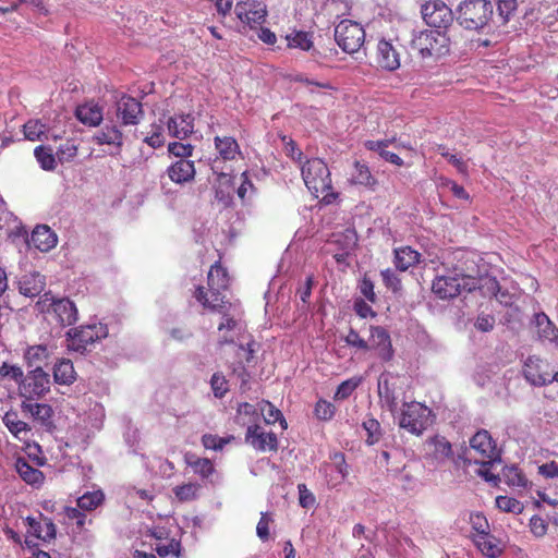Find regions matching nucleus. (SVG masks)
I'll return each mask as SVG.
<instances>
[{
    "label": "nucleus",
    "instance_id": "ea45409f",
    "mask_svg": "<svg viewBox=\"0 0 558 558\" xmlns=\"http://www.w3.org/2000/svg\"><path fill=\"white\" fill-rule=\"evenodd\" d=\"M34 155L44 170H53L57 166L52 149L47 146H38L34 150Z\"/></svg>",
    "mask_w": 558,
    "mask_h": 558
},
{
    "label": "nucleus",
    "instance_id": "f257e3e1",
    "mask_svg": "<svg viewBox=\"0 0 558 558\" xmlns=\"http://www.w3.org/2000/svg\"><path fill=\"white\" fill-rule=\"evenodd\" d=\"M301 171L305 185L316 198L322 195L326 204L335 199L336 195L331 192L330 171L322 159L307 160L301 166Z\"/></svg>",
    "mask_w": 558,
    "mask_h": 558
},
{
    "label": "nucleus",
    "instance_id": "473e14b6",
    "mask_svg": "<svg viewBox=\"0 0 558 558\" xmlns=\"http://www.w3.org/2000/svg\"><path fill=\"white\" fill-rule=\"evenodd\" d=\"M184 460L192 468L193 472L203 478H208L215 472L213 462L207 458H199L194 453L187 452L184 456Z\"/></svg>",
    "mask_w": 558,
    "mask_h": 558
},
{
    "label": "nucleus",
    "instance_id": "f3484780",
    "mask_svg": "<svg viewBox=\"0 0 558 558\" xmlns=\"http://www.w3.org/2000/svg\"><path fill=\"white\" fill-rule=\"evenodd\" d=\"M369 349L378 352V356L384 361H390L393 356L390 336L387 330L380 326L371 327V336L367 341Z\"/></svg>",
    "mask_w": 558,
    "mask_h": 558
},
{
    "label": "nucleus",
    "instance_id": "72a5a7b5",
    "mask_svg": "<svg viewBox=\"0 0 558 558\" xmlns=\"http://www.w3.org/2000/svg\"><path fill=\"white\" fill-rule=\"evenodd\" d=\"M75 371L70 360L62 359L53 367V378L57 384L71 385L75 380Z\"/></svg>",
    "mask_w": 558,
    "mask_h": 558
},
{
    "label": "nucleus",
    "instance_id": "de8ad7c7",
    "mask_svg": "<svg viewBox=\"0 0 558 558\" xmlns=\"http://www.w3.org/2000/svg\"><path fill=\"white\" fill-rule=\"evenodd\" d=\"M351 180L354 184L360 185H372L374 182L369 169L360 162L354 163V172L352 173Z\"/></svg>",
    "mask_w": 558,
    "mask_h": 558
},
{
    "label": "nucleus",
    "instance_id": "49530a36",
    "mask_svg": "<svg viewBox=\"0 0 558 558\" xmlns=\"http://www.w3.org/2000/svg\"><path fill=\"white\" fill-rule=\"evenodd\" d=\"M3 423L15 437H20L21 433L29 430L27 423L20 421L14 412H7L3 416Z\"/></svg>",
    "mask_w": 558,
    "mask_h": 558
},
{
    "label": "nucleus",
    "instance_id": "052dcab7",
    "mask_svg": "<svg viewBox=\"0 0 558 558\" xmlns=\"http://www.w3.org/2000/svg\"><path fill=\"white\" fill-rule=\"evenodd\" d=\"M470 522L472 527L477 532V535L488 533L489 525L486 518L482 513H472L470 515Z\"/></svg>",
    "mask_w": 558,
    "mask_h": 558
},
{
    "label": "nucleus",
    "instance_id": "e2e57ef3",
    "mask_svg": "<svg viewBox=\"0 0 558 558\" xmlns=\"http://www.w3.org/2000/svg\"><path fill=\"white\" fill-rule=\"evenodd\" d=\"M299 502L303 508H311L315 505V496L307 489L305 484H299Z\"/></svg>",
    "mask_w": 558,
    "mask_h": 558
},
{
    "label": "nucleus",
    "instance_id": "09e8293b",
    "mask_svg": "<svg viewBox=\"0 0 558 558\" xmlns=\"http://www.w3.org/2000/svg\"><path fill=\"white\" fill-rule=\"evenodd\" d=\"M286 39L288 46L291 48L308 50L312 47V40L305 32H294L293 34L287 35Z\"/></svg>",
    "mask_w": 558,
    "mask_h": 558
},
{
    "label": "nucleus",
    "instance_id": "bf43d9fd",
    "mask_svg": "<svg viewBox=\"0 0 558 558\" xmlns=\"http://www.w3.org/2000/svg\"><path fill=\"white\" fill-rule=\"evenodd\" d=\"M474 326L480 331H490L495 326V317L493 315L482 313L476 317Z\"/></svg>",
    "mask_w": 558,
    "mask_h": 558
},
{
    "label": "nucleus",
    "instance_id": "7ed1b4c3",
    "mask_svg": "<svg viewBox=\"0 0 558 558\" xmlns=\"http://www.w3.org/2000/svg\"><path fill=\"white\" fill-rule=\"evenodd\" d=\"M411 46L424 59L439 58L449 52L450 39L444 31L426 29L413 36Z\"/></svg>",
    "mask_w": 558,
    "mask_h": 558
},
{
    "label": "nucleus",
    "instance_id": "a878e982",
    "mask_svg": "<svg viewBox=\"0 0 558 558\" xmlns=\"http://www.w3.org/2000/svg\"><path fill=\"white\" fill-rule=\"evenodd\" d=\"M15 470L20 477L27 484L39 486L44 483L45 476L43 472L32 466L25 458L19 457L15 460Z\"/></svg>",
    "mask_w": 558,
    "mask_h": 558
},
{
    "label": "nucleus",
    "instance_id": "3c124183",
    "mask_svg": "<svg viewBox=\"0 0 558 558\" xmlns=\"http://www.w3.org/2000/svg\"><path fill=\"white\" fill-rule=\"evenodd\" d=\"M496 506L505 512L521 513L523 511V505L508 496H498L496 498Z\"/></svg>",
    "mask_w": 558,
    "mask_h": 558
},
{
    "label": "nucleus",
    "instance_id": "37998d69",
    "mask_svg": "<svg viewBox=\"0 0 558 558\" xmlns=\"http://www.w3.org/2000/svg\"><path fill=\"white\" fill-rule=\"evenodd\" d=\"M49 352L46 345H33L29 347L25 353V359L29 366H40V363L47 360Z\"/></svg>",
    "mask_w": 558,
    "mask_h": 558
},
{
    "label": "nucleus",
    "instance_id": "2f4dec72",
    "mask_svg": "<svg viewBox=\"0 0 558 558\" xmlns=\"http://www.w3.org/2000/svg\"><path fill=\"white\" fill-rule=\"evenodd\" d=\"M4 221L8 225L7 232L9 236H25L26 230L17 218L5 208V202L0 195V222Z\"/></svg>",
    "mask_w": 558,
    "mask_h": 558
},
{
    "label": "nucleus",
    "instance_id": "58836bf2",
    "mask_svg": "<svg viewBox=\"0 0 558 558\" xmlns=\"http://www.w3.org/2000/svg\"><path fill=\"white\" fill-rule=\"evenodd\" d=\"M105 499L104 493L98 489L94 492H86L77 498V506L82 510L92 511L102 504Z\"/></svg>",
    "mask_w": 558,
    "mask_h": 558
},
{
    "label": "nucleus",
    "instance_id": "dca6fc26",
    "mask_svg": "<svg viewBox=\"0 0 558 558\" xmlns=\"http://www.w3.org/2000/svg\"><path fill=\"white\" fill-rule=\"evenodd\" d=\"M395 379L396 378L391 374H381L377 384L380 404L392 414H395L398 409V396L396 392Z\"/></svg>",
    "mask_w": 558,
    "mask_h": 558
},
{
    "label": "nucleus",
    "instance_id": "ddd939ff",
    "mask_svg": "<svg viewBox=\"0 0 558 558\" xmlns=\"http://www.w3.org/2000/svg\"><path fill=\"white\" fill-rule=\"evenodd\" d=\"M422 15L427 25L439 31L447 28L453 20L451 9L441 1L424 4Z\"/></svg>",
    "mask_w": 558,
    "mask_h": 558
},
{
    "label": "nucleus",
    "instance_id": "a18cd8bd",
    "mask_svg": "<svg viewBox=\"0 0 558 558\" xmlns=\"http://www.w3.org/2000/svg\"><path fill=\"white\" fill-rule=\"evenodd\" d=\"M201 486L196 483H186L173 488L175 497L180 501H191L197 498Z\"/></svg>",
    "mask_w": 558,
    "mask_h": 558
},
{
    "label": "nucleus",
    "instance_id": "6ab92c4d",
    "mask_svg": "<svg viewBox=\"0 0 558 558\" xmlns=\"http://www.w3.org/2000/svg\"><path fill=\"white\" fill-rule=\"evenodd\" d=\"M194 161L190 159H177L167 168L168 178L175 184L192 182L195 178Z\"/></svg>",
    "mask_w": 558,
    "mask_h": 558
},
{
    "label": "nucleus",
    "instance_id": "a211bd4d",
    "mask_svg": "<svg viewBox=\"0 0 558 558\" xmlns=\"http://www.w3.org/2000/svg\"><path fill=\"white\" fill-rule=\"evenodd\" d=\"M245 440L253 448L259 451H271L277 449L276 435L274 433L263 432V429L256 424L247 427Z\"/></svg>",
    "mask_w": 558,
    "mask_h": 558
},
{
    "label": "nucleus",
    "instance_id": "39448f33",
    "mask_svg": "<svg viewBox=\"0 0 558 558\" xmlns=\"http://www.w3.org/2000/svg\"><path fill=\"white\" fill-rule=\"evenodd\" d=\"M478 287L477 279L472 276H466L458 272H450L447 275H438L432 286L433 292L439 299H452L461 292H471Z\"/></svg>",
    "mask_w": 558,
    "mask_h": 558
},
{
    "label": "nucleus",
    "instance_id": "5fc2aeb1",
    "mask_svg": "<svg viewBox=\"0 0 558 558\" xmlns=\"http://www.w3.org/2000/svg\"><path fill=\"white\" fill-rule=\"evenodd\" d=\"M168 150L178 159H189L193 154L194 147L191 144L174 142L169 144Z\"/></svg>",
    "mask_w": 558,
    "mask_h": 558
},
{
    "label": "nucleus",
    "instance_id": "6e6d98bb",
    "mask_svg": "<svg viewBox=\"0 0 558 558\" xmlns=\"http://www.w3.org/2000/svg\"><path fill=\"white\" fill-rule=\"evenodd\" d=\"M335 414V407L326 401V400H319L315 405V415L319 420H330Z\"/></svg>",
    "mask_w": 558,
    "mask_h": 558
},
{
    "label": "nucleus",
    "instance_id": "6e6552de",
    "mask_svg": "<svg viewBox=\"0 0 558 558\" xmlns=\"http://www.w3.org/2000/svg\"><path fill=\"white\" fill-rule=\"evenodd\" d=\"M498 457L496 446L486 429L478 430L470 439V451L468 459L474 460L475 463L481 465L492 464Z\"/></svg>",
    "mask_w": 558,
    "mask_h": 558
},
{
    "label": "nucleus",
    "instance_id": "c9c22d12",
    "mask_svg": "<svg viewBox=\"0 0 558 558\" xmlns=\"http://www.w3.org/2000/svg\"><path fill=\"white\" fill-rule=\"evenodd\" d=\"M229 284V277L227 270L220 265L211 266L208 272V287L210 290L221 291Z\"/></svg>",
    "mask_w": 558,
    "mask_h": 558
},
{
    "label": "nucleus",
    "instance_id": "0eeeda50",
    "mask_svg": "<svg viewBox=\"0 0 558 558\" xmlns=\"http://www.w3.org/2000/svg\"><path fill=\"white\" fill-rule=\"evenodd\" d=\"M335 39L343 51L353 53L363 45L365 32L359 23L343 20L335 28Z\"/></svg>",
    "mask_w": 558,
    "mask_h": 558
},
{
    "label": "nucleus",
    "instance_id": "4be33fe9",
    "mask_svg": "<svg viewBox=\"0 0 558 558\" xmlns=\"http://www.w3.org/2000/svg\"><path fill=\"white\" fill-rule=\"evenodd\" d=\"M377 63L388 71H395L400 66V54L390 41L379 40L377 45Z\"/></svg>",
    "mask_w": 558,
    "mask_h": 558
},
{
    "label": "nucleus",
    "instance_id": "864d4df0",
    "mask_svg": "<svg viewBox=\"0 0 558 558\" xmlns=\"http://www.w3.org/2000/svg\"><path fill=\"white\" fill-rule=\"evenodd\" d=\"M363 428L367 433L366 442L367 445H374L379 440L380 436V424L375 418H368L363 422Z\"/></svg>",
    "mask_w": 558,
    "mask_h": 558
},
{
    "label": "nucleus",
    "instance_id": "f8f14e48",
    "mask_svg": "<svg viewBox=\"0 0 558 558\" xmlns=\"http://www.w3.org/2000/svg\"><path fill=\"white\" fill-rule=\"evenodd\" d=\"M548 364L537 356H529L524 363L523 375L533 386H545L558 381V372L551 375L547 372Z\"/></svg>",
    "mask_w": 558,
    "mask_h": 558
},
{
    "label": "nucleus",
    "instance_id": "69168bd1",
    "mask_svg": "<svg viewBox=\"0 0 558 558\" xmlns=\"http://www.w3.org/2000/svg\"><path fill=\"white\" fill-rule=\"evenodd\" d=\"M381 278L387 288L392 291H398L401 287L400 279L396 275V272L391 269H385L381 271Z\"/></svg>",
    "mask_w": 558,
    "mask_h": 558
},
{
    "label": "nucleus",
    "instance_id": "f704fd0d",
    "mask_svg": "<svg viewBox=\"0 0 558 558\" xmlns=\"http://www.w3.org/2000/svg\"><path fill=\"white\" fill-rule=\"evenodd\" d=\"M390 144V141H367L365 142V147L369 150L377 151L380 157H383L385 160L396 165V166H402L403 161L402 159L395 153H391L387 150L386 148Z\"/></svg>",
    "mask_w": 558,
    "mask_h": 558
},
{
    "label": "nucleus",
    "instance_id": "4c0bfd02",
    "mask_svg": "<svg viewBox=\"0 0 558 558\" xmlns=\"http://www.w3.org/2000/svg\"><path fill=\"white\" fill-rule=\"evenodd\" d=\"M428 445L433 447V456L436 460L444 461L452 456L451 444L445 437L436 436Z\"/></svg>",
    "mask_w": 558,
    "mask_h": 558
},
{
    "label": "nucleus",
    "instance_id": "5701e85b",
    "mask_svg": "<svg viewBox=\"0 0 558 558\" xmlns=\"http://www.w3.org/2000/svg\"><path fill=\"white\" fill-rule=\"evenodd\" d=\"M169 134L179 140H184L194 131V118L191 114H178L167 122Z\"/></svg>",
    "mask_w": 558,
    "mask_h": 558
},
{
    "label": "nucleus",
    "instance_id": "e433bc0d",
    "mask_svg": "<svg viewBox=\"0 0 558 558\" xmlns=\"http://www.w3.org/2000/svg\"><path fill=\"white\" fill-rule=\"evenodd\" d=\"M33 400H27L22 402V410L24 412L29 413L33 417L40 420L41 422H47L50 420L52 415V409L48 404L44 403H34Z\"/></svg>",
    "mask_w": 558,
    "mask_h": 558
},
{
    "label": "nucleus",
    "instance_id": "2eb2a0df",
    "mask_svg": "<svg viewBox=\"0 0 558 558\" xmlns=\"http://www.w3.org/2000/svg\"><path fill=\"white\" fill-rule=\"evenodd\" d=\"M24 522L27 525V534L44 542L56 538L57 529L51 519L41 513L38 518L27 517Z\"/></svg>",
    "mask_w": 558,
    "mask_h": 558
},
{
    "label": "nucleus",
    "instance_id": "79ce46f5",
    "mask_svg": "<svg viewBox=\"0 0 558 558\" xmlns=\"http://www.w3.org/2000/svg\"><path fill=\"white\" fill-rule=\"evenodd\" d=\"M504 478L505 482L512 487H526L527 480L522 474V472L514 465L506 466L504 469Z\"/></svg>",
    "mask_w": 558,
    "mask_h": 558
},
{
    "label": "nucleus",
    "instance_id": "4468645a",
    "mask_svg": "<svg viewBox=\"0 0 558 558\" xmlns=\"http://www.w3.org/2000/svg\"><path fill=\"white\" fill-rule=\"evenodd\" d=\"M234 11L236 16L252 28L263 24L267 15L266 5L257 0H239Z\"/></svg>",
    "mask_w": 558,
    "mask_h": 558
},
{
    "label": "nucleus",
    "instance_id": "338daca9",
    "mask_svg": "<svg viewBox=\"0 0 558 558\" xmlns=\"http://www.w3.org/2000/svg\"><path fill=\"white\" fill-rule=\"evenodd\" d=\"M518 0H499L498 12L505 22L509 20L510 14L517 9Z\"/></svg>",
    "mask_w": 558,
    "mask_h": 558
},
{
    "label": "nucleus",
    "instance_id": "7c9ffc66",
    "mask_svg": "<svg viewBox=\"0 0 558 558\" xmlns=\"http://www.w3.org/2000/svg\"><path fill=\"white\" fill-rule=\"evenodd\" d=\"M195 299L202 303L204 307L210 308L213 311L221 312L223 307V298L221 296L220 291L210 290L209 292H205L203 287H198L195 291Z\"/></svg>",
    "mask_w": 558,
    "mask_h": 558
},
{
    "label": "nucleus",
    "instance_id": "c03bdc74",
    "mask_svg": "<svg viewBox=\"0 0 558 558\" xmlns=\"http://www.w3.org/2000/svg\"><path fill=\"white\" fill-rule=\"evenodd\" d=\"M259 411L267 424H275L280 421L281 425H286V421L282 417L281 412L270 402L262 401L259 404Z\"/></svg>",
    "mask_w": 558,
    "mask_h": 558
},
{
    "label": "nucleus",
    "instance_id": "bb28decb",
    "mask_svg": "<svg viewBox=\"0 0 558 558\" xmlns=\"http://www.w3.org/2000/svg\"><path fill=\"white\" fill-rule=\"evenodd\" d=\"M24 136L26 140L35 141H49L50 138L57 140L60 136L54 133H50L47 126L40 120H29L24 126Z\"/></svg>",
    "mask_w": 558,
    "mask_h": 558
},
{
    "label": "nucleus",
    "instance_id": "a19ab883",
    "mask_svg": "<svg viewBox=\"0 0 558 558\" xmlns=\"http://www.w3.org/2000/svg\"><path fill=\"white\" fill-rule=\"evenodd\" d=\"M475 544L480 550L489 558H495L500 554V548L495 544L494 539L488 535V533L477 535L475 538Z\"/></svg>",
    "mask_w": 558,
    "mask_h": 558
},
{
    "label": "nucleus",
    "instance_id": "412c9836",
    "mask_svg": "<svg viewBox=\"0 0 558 558\" xmlns=\"http://www.w3.org/2000/svg\"><path fill=\"white\" fill-rule=\"evenodd\" d=\"M57 242V234L48 226H37L27 240L28 246H34L40 252H49Z\"/></svg>",
    "mask_w": 558,
    "mask_h": 558
},
{
    "label": "nucleus",
    "instance_id": "13d9d810",
    "mask_svg": "<svg viewBox=\"0 0 558 558\" xmlns=\"http://www.w3.org/2000/svg\"><path fill=\"white\" fill-rule=\"evenodd\" d=\"M210 385L214 391V395L218 398H221L228 391V383L226 378L219 374H214L210 380Z\"/></svg>",
    "mask_w": 558,
    "mask_h": 558
},
{
    "label": "nucleus",
    "instance_id": "774afa93",
    "mask_svg": "<svg viewBox=\"0 0 558 558\" xmlns=\"http://www.w3.org/2000/svg\"><path fill=\"white\" fill-rule=\"evenodd\" d=\"M0 375L3 377H11L15 381H19L23 378V371L19 366L3 363L0 366Z\"/></svg>",
    "mask_w": 558,
    "mask_h": 558
},
{
    "label": "nucleus",
    "instance_id": "1a4fd4ad",
    "mask_svg": "<svg viewBox=\"0 0 558 558\" xmlns=\"http://www.w3.org/2000/svg\"><path fill=\"white\" fill-rule=\"evenodd\" d=\"M50 390L49 375L44 372L41 366H36L29 372L20 385V392L26 400H36L45 396Z\"/></svg>",
    "mask_w": 558,
    "mask_h": 558
},
{
    "label": "nucleus",
    "instance_id": "4d7b16f0",
    "mask_svg": "<svg viewBox=\"0 0 558 558\" xmlns=\"http://www.w3.org/2000/svg\"><path fill=\"white\" fill-rule=\"evenodd\" d=\"M272 521L268 512H263L256 526V534L262 541H267L269 537V523Z\"/></svg>",
    "mask_w": 558,
    "mask_h": 558
},
{
    "label": "nucleus",
    "instance_id": "603ef678",
    "mask_svg": "<svg viewBox=\"0 0 558 558\" xmlns=\"http://www.w3.org/2000/svg\"><path fill=\"white\" fill-rule=\"evenodd\" d=\"M150 133L147 134L143 141L153 148L161 147L165 144L163 129L161 125L151 124Z\"/></svg>",
    "mask_w": 558,
    "mask_h": 558
},
{
    "label": "nucleus",
    "instance_id": "9b49d317",
    "mask_svg": "<svg viewBox=\"0 0 558 558\" xmlns=\"http://www.w3.org/2000/svg\"><path fill=\"white\" fill-rule=\"evenodd\" d=\"M108 335L107 326L104 324H92L73 328L68 331V337L72 340V345L76 351H84L88 344L106 338Z\"/></svg>",
    "mask_w": 558,
    "mask_h": 558
},
{
    "label": "nucleus",
    "instance_id": "20e7f679",
    "mask_svg": "<svg viewBox=\"0 0 558 558\" xmlns=\"http://www.w3.org/2000/svg\"><path fill=\"white\" fill-rule=\"evenodd\" d=\"M37 306L61 327L72 326L78 318L76 305L69 298H56L50 292L40 296Z\"/></svg>",
    "mask_w": 558,
    "mask_h": 558
},
{
    "label": "nucleus",
    "instance_id": "f03ea898",
    "mask_svg": "<svg viewBox=\"0 0 558 558\" xmlns=\"http://www.w3.org/2000/svg\"><path fill=\"white\" fill-rule=\"evenodd\" d=\"M493 15V4L486 0H466L457 10V21L465 29L482 31Z\"/></svg>",
    "mask_w": 558,
    "mask_h": 558
},
{
    "label": "nucleus",
    "instance_id": "393cba45",
    "mask_svg": "<svg viewBox=\"0 0 558 558\" xmlns=\"http://www.w3.org/2000/svg\"><path fill=\"white\" fill-rule=\"evenodd\" d=\"M45 284V277L43 275L39 272H29L20 278L19 290L21 294L33 298L41 293Z\"/></svg>",
    "mask_w": 558,
    "mask_h": 558
},
{
    "label": "nucleus",
    "instance_id": "aec40b11",
    "mask_svg": "<svg viewBox=\"0 0 558 558\" xmlns=\"http://www.w3.org/2000/svg\"><path fill=\"white\" fill-rule=\"evenodd\" d=\"M121 128L122 126L117 124V122L112 121L111 124H106L104 128L98 130L93 136V140L98 145H113L116 147H121L124 140L128 137Z\"/></svg>",
    "mask_w": 558,
    "mask_h": 558
},
{
    "label": "nucleus",
    "instance_id": "0e129e2a",
    "mask_svg": "<svg viewBox=\"0 0 558 558\" xmlns=\"http://www.w3.org/2000/svg\"><path fill=\"white\" fill-rule=\"evenodd\" d=\"M227 442V439L210 434L202 437V444L206 449L221 450Z\"/></svg>",
    "mask_w": 558,
    "mask_h": 558
},
{
    "label": "nucleus",
    "instance_id": "8fccbe9b",
    "mask_svg": "<svg viewBox=\"0 0 558 558\" xmlns=\"http://www.w3.org/2000/svg\"><path fill=\"white\" fill-rule=\"evenodd\" d=\"M362 378L352 377L342 381L336 391L335 398L339 400L347 399L360 386Z\"/></svg>",
    "mask_w": 558,
    "mask_h": 558
},
{
    "label": "nucleus",
    "instance_id": "680f3d73",
    "mask_svg": "<svg viewBox=\"0 0 558 558\" xmlns=\"http://www.w3.org/2000/svg\"><path fill=\"white\" fill-rule=\"evenodd\" d=\"M343 340L348 345H351V347H354V348H357L361 350H369L368 342L366 340H364L363 338H361L359 336V333L353 329L349 330L348 335L343 338Z\"/></svg>",
    "mask_w": 558,
    "mask_h": 558
},
{
    "label": "nucleus",
    "instance_id": "c85d7f7f",
    "mask_svg": "<svg viewBox=\"0 0 558 558\" xmlns=\"http://www.w3.org/2000/svg\"><path fill=\"white\" fill-rule=\"evenodd\" d=\"M215 148L222 160H234L241 154L238 142L231 136H216Z\"/></svg>",
    "mask_w": 558,
    "mask_h": 558
},
{
    "label": "nucleus",
    "instance_id": "423d86ee",
    "mask_svg": "<svg viewBox=\"0 0 558 558\" xmlns=\"http://www.w3.org/2000/svg\"><path fill=\"white\" fill-rule=\"evenodd\" d=\"M430 413V410L420 402L404 403L399 416V426L412 434L420 435L432 423Z\"/></svg>",
    "mask_w": 558,
    "mask_h": 558
},
{
    "label": "nucleus",
    "instance_id": "b1692460",
    "mask_svg": "<svg viewBox=\"0 0 558 558\" xmlns=\"http://www.w3.org/2000/svg\"><path fill=\"white\" fill-rule=\"evenodd\" d=\"M533 323L541 341L555 342L558 345V328L545 313H536Z\"/></svg>",
    "mask_w": 558,
    "mask_h": 558
},
{
    "label": "nucleus",
    "instance_id": "9d476101",
    "mask_svg": "<svg viewBox=\"0 0 558 558\" xmlns=\"http://www.w3.org/2000/svg\"><path fill=\"white\" fill-rule=\"evenodd\" d=\"M143 116L142 104L134 97L122 95L114 104V122L122 128L137 125Z\"/></svg>",
    "mask_w": 558,
    "mask_h": 558
},
{
    "label": "nucleus",
    "instance_id": "c756f323",
    "mask_svg": "<svg viewBox=\"0 0 558 558\" xmlns=\"http://www.w3.org/2000/svg\"><path fill=\"white\" fill-rule=\"evenodd\" d=\"M420 253L410 246L395 250V265L400 271H405L420 262Z\"/></svg>",
    "mask_w": 558,
    "mask_h": 558
},
{
    "label": "nucleus",
    "instance_id": "cd10ccee",
    "mask_svg": "<svg viewBox=\"0 0 558 558\" xmlns=\"http://www.w3.org/2000/svg\"><path fill=\"white\" fill-rule=\"evenodd\" d=\"M76 118L84 124L97 126L104 119L102 109L95 102H87L76 108Z\"/></svg>",
    "mask_w": 558,
    "mask_h": 558
}]
</instances>
